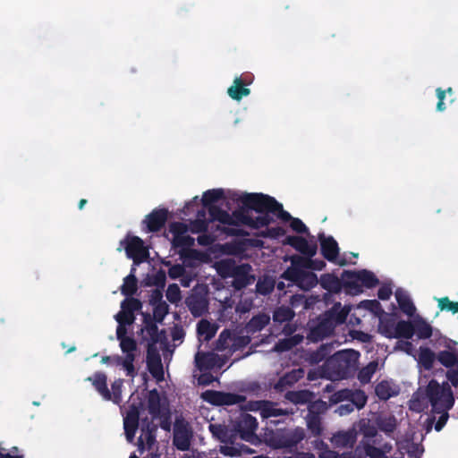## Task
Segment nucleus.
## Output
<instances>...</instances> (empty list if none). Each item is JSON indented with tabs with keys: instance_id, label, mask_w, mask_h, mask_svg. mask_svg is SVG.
<instances>
[{
	"instance_id": "nucleus-27",
	"label": "nucleus",
	"mask_w": 458,
	"mask_h": 458,
	"mask_svg": "<svg viewBox=\"0 0 458 458\" xmlns=\"http://www.w3.org/2000/svg\"><path fill=\"white\" fill-rule=\"evenodd\" d=\"M318 282L323 289L334 293H339L344 287L343 277L339 279L334 274L322 275Z\"/></svg>"
},
{
	"instance_id": "nucleus-19",
	"label": "nucleus",
	"mask_w": 458,
	"mask_h": 458,
	"mask_svg": "<svg viewBox=\"0 0 458 458\" xmlns=\"http://www.w3.org/2000/svg\"><path fill=\"white\" fill-rule=\"evenodd\" d=\"M284 244L292 246L304 256L313 257L316 255L318 246L316 242L310 243L305 238L296 235H289L284 241Z\"/></svg>"
},
{
	"instance_id": "nucleus-18",
	"label": "nucleus",
	"mask_w": 458,
	"mask_h": 458,
	"mask_svg": "<svg viewBox=\"0 0 458 458\" xmlns=\"http://www.w3.org/2000/svg\"><path fill=\"white\" fill-rule=\"evenodd\" d=\"M320 252L329 262H335L339 255V246L333 236H326L323 233H318Z\"/></svg>"
},
{
	"instance_id": "nucleus-51",
	"label": "nucleus",
	"mask_w": 458,
	"mask_h": 458,
	"mask_svg": "<svg viewBox=\"0 0 458 458\" xmlns=\"http://www.w3.org/2000/svg\"><path fill=\"white\" fill-rule=\"evenodd\" d=\"M165 282L166 274L163 269H159L151 277L148 278L147 285H154L158 289H164Z\"/></svg>"
},
{
	"instance_id": "nucleus-35",
	"label": "nucleus",
	"mask_w": 458,
	"mask_h": 458,
	"mask_svg": "<svg viewBox=\"0 0 458 458\" xmlns=\"http://www.w3.org/2000/svg\"><path fill=\"white\" fill-rule=\"evenodd\" d=\"M394 334L395 339H411L414 335V327L412 321L400 320L397 321Z\"/></svg>"
},
{
	"instance_id": "nucleus-55",
	"label": "nucleus",
	"mask_w": 458,
	"mask_h": 458,
	"mask_svg": "<svg viewBox=\"0 0 458 458\" xmlns=\"http://www.w3.org/2000/svg\"><path fill=\"white\" fill-rule=\"evenodd\" d=\"M153 316L157 322L161 323L165 317L168 314L169 306L165 301L153 306Z\"/></svg>"
},
{
	"instance_id": "nucleus-64",
	"label": "nucleus",
	"mask_w": 458,
	"mask_h": 458,
	"mask_svg": "<svg viewBox=\"0 0 458 458\" xmlns=\"http://www.w3.org/2000/svg\"><path fill=\"white\" fill-rule=\"evenodd\" d=\"M363 307L376 315L384 313L380 302L377 300H367L362 301Z\"/></svg>"
},
{
	"instance_id": "nucleus-17",
	"label": "nucleus",
	"mask_w": 458,
	"mask_h": 458,
	"mask_svg": "<svg viewBox=\"0 0 458 458\" xmlns=\"http://www.w3.org/2000/svg\"><path fill=\"white\" fill-rule=\"evenodd\" d=\"M140 405L132 403L129 406V410L123 420V428L127 439L131 442L133 440L136 430L139 427L140 420Z\"/></svg>"
},
{
	"instance_id": "nucleus-58",
	"label": "nucleus",
	"mask_w": 458,
	"mask_h": 458,
	"mask_svg": "<svg viewBox=\"0 0 458 458\" xmlns=\"http://www.w3.org/2000/svg\"><path fill=\"white\" fill-rule=\"evenodd\" d=\"M142 303L139 299L130 298L122 301L121 308L129 311L131 314H134L135 311H138L141 309Z\"/></svg>"
},
{
	"instance_id": "nucleus-15",
	"label": "nucleus",
	"mask_w": 458,
	"mask_h": 458,
	"mask_svg": "<svg viewBox=\"0 0 458 458\" xmlns=\"http://www.w3.org/2000/svg\"><path fill=\"white\" fill-rule=\"evenodd\" d=\"M252 81L253 75L250 72L235 77L233 85L227 89L228 96L233 100L240 101L243 97L250 94V89L247 86L250 85Z\"/></svg>"
},
{
	"instance_id": "nucleus-49",
	"label": "nucleus",
	"mask_w": 458,
	"mask_h": 458,
	"mask_svg": "<svg viewBox=\"0 0 458 458\" xmlns=\"http://www.w3.org/2000/svg\"><path fill=\"white\" fill-rule=\"evenodd\" d=\"M310 256H293L292 266L288 268H295L297 270H307L310 268Z\"/></svg>"
},
{
	"instance_id": "nucleus-26",
	"label": "nucleus",
	"mask_w": 458,
	"mask_h": 458,
	"mask_svg": "<svg viewBox=\"0 0 458 458\" xmlns=\"http://www.w3.org/2000/svg\"><path fill=\"white\" fill-rule=\"evenodd\" d=\"M147 367L149 373L157 381H162L164 379V369L159 354H151L148 351L147 356Z\"/></svg>"
},
{
	"instance_id": "nucleus-1",
	"label": "nucleus",
	"mask_w": 458,
	"mask_h": 458,
	"mask_svg": "<svg viewBox=\"0 0 458 458\" xmlns=\"http://www.w3.org/2000/svg\"><path fill=\"white\" fill-rule=\"evenodd\" d=\"M236 200L241 206L232 214L214 208L220 215L219 219L232 220L231 227L223 229L231 236L248 235L244 229L240 228L241 225H247L252 229L267 226L274 221L270 213L279 207V202L274 197L263 193H243Z\"/></svg>"
},
{
	"instance_id": "nucleus-52",
	"label": "nucleus",
	"mask_w": 458,
	"mask_h": 458,
	"mask_svg": "<svg viewBox=\"0 0 458 458\" xmlns=\"http://www.w3.org/2000/svg\"><path fill=\"white\" fill-rule=\"evenodd\" d=\"M209 222H211L210 219L196 218L190 223L189 229L192 233H205L208 231Z\"/></svg>"
},
{
	"instance_id": "nucleus-30",
	"label": "nucleus",
	"mask_w": 458,
	"mask_h": 458,
	"mask_svg": "<svg viewBox=\"0 0 458 458\" xmlns=\"http://www.w3.org/2000/svg\"><path fill=\"white\" fill-rule=\"evenodd\" d=\"M375 424L380 431L386 434H391L396 429L397 420L391 414H379L375 419Z\"/></svg>"
},
{
	"instance_id": "nucleus-40",
	"label": "nucleus",
	"mask_w": 458,
	"mask_h": 458,
	"mask_svg": "<svg viewBox=\"0 0 458 458\" xmlns=\"http://www.w3.org/2000/svg\"><path fill=\"white\" fill-rule=\"evenodd\" d=\"M333 350L331 344H321L319 348L312 352L310 355V361L313 363H319L324 360H327Z\"/></svg>"
},
{
	"instance_id": "nucleus-62",
	"label": "nucleus",
	"mask_w": 458,
	"mask_h": 458,
	"mask_svg": "<svg viewBox=\"0 0 458 458\" xmlns=\"http://www.w3.org/2000/svg\"><path fill=\"white\" fill-rule=\"evenodd\" d=\"M188 230V225L182 222H173L169 225V232L174 235V237L182 235L186 233Z\"/></svg>"
},
{
	"instance_id": "nucleus-37",
	"label": "nucleus",
	"mask_w": 458,
	"mask_h": 458,
	"mask_svg": "<svg viewBox=\"0 0 458 458\" xmlns=\"http://www.w3.org/2000/svg\"><path fill=\"white\" fill-rule=\"evenodd\" d=\"M135 268H132L131 274L124 277L123 284L121 286V293L126 297H131L138 290V280L133 274Z\"/></svg>"
},
{
	"instance_id": "nucleus-33",
	"label": "nucleus",
	"mask_w": 458,
	"mask_h": 458,
	"mask_svg": "<svg viewBox=\"0 0 458 458\" xmlns=\"http://www.w3.org/2000/svg\"><path fill=\"white\" fill-rule=\"evenodd\" d=\"M284 397L294 404H308L314 398V394L310 390L287 391Z\"/></svg>"
},
{
	"instance_id": "nucleus-8",
	"label": "nucleus",
	"mask_w": 458,
	"mask_h": 458,
	"mask_svg": "<svg viewBox=\"0 0 458 458\" xmlns=\"http://www.w3.org/2000/svg\"><path fill=\"white\" fill-rule=\"evenodd\" d=\"M343 279L345 290L352 294L362 293V287L370 289L379 284V280L375 274L367 269L345 270L343 272Z\"/></svg>"
},
{
	"instance_id": "nucleus-9",
	"label": "nucleus",
	"mask_w": 458,
	"mask_h": 458,
	"mask_svg": "<svg viewBox=\"0 0 458 458\" xmlns=\"http://www.w3.org/2000/svg\"><path fill=\"white\" fill-rule=\"evenodd\" d=\"M124 249L129 259L133 260L135 265H139L147 260L149 256L148 250L144 246V242L139 236L127 234L123 240L120 242V247L117 249L122 250Z\"/></svg>"
},
{
	"instance_id": "nucleus-11",
	"label": "nucleus",
	"mask_w": 458,
	"mask_h": 458,
	"mask_svg": "<svg viewBox=\"0 0 458 458\" xmlns=\"http://www.w3.org/2000/svg\"><path fill=\"white\" fill-rule=\"evenodd\" d=\"M334 326L322 314L307 324L306 338L310 343H318L334 333Z\"/></svg>"
},
{
	"instance_id": "nucleus-24",
	"label": "nucleus",
	"mask_w": 458,
	"mask_h": 458,
	"mask_svg": "<svg viewBox=\"0 0 458 458\" xmlns=\"http://www.w3.org/2000/svg\"><path fill=\"white\" fill-rule=\"evenodd\" d=\"M86 380L90 381L98 391V393L106 401H110L112 398L111 392L107 387V377L103 372L98 371L92 377H89Z\"/></svg>"
},
{
	"instance_id": "nucleus-21",
	"label": "nucleus",
	"mask_w": 458,
	"mask_h": 458,
	"mask_svg": "<svg viewBox=\"0 0 458 458\" xmlns=\"http://www.w3.org/2000/svg\"><path fill=\"white\" fill-rule=\"evenodd\" d=\"M304 377V370L302 369H293L289 372L279 377L277 382L275 384V390L276 392H284L288 387L293 386L299 380Z\"/></svg>"
},
{
	"instance_id": "nucleus-2",
	"label": "nucleus",
	"mask_w": 458,
	"mask_h": 458,
	"mask_svg": "<svg viewBox=\"0 0 458 458\" xmlns=\"http://www.w3.org/2000/svg\"><path fill=\"white\" fill-rule=\"evenodd\" d=\"M360 352L352 349L335 352L325 362L324 368L329 377L340 380L352 377L357 369Z\"/></svg>"
},
{
	"instance_id": "nucleus-47",
	"label": "nucleus",
	"mask_w": 458,
	"mask_h": 458,
	"mask_svg": "<svg viewBox=\"0 0 458 458\" xmlns=\"http://www.w3.org/2000/svg\"><path fill=\"white\" fill-rule=\"evenodd\" d=\"M197 332L199 335H204L206 340H210L216 334L212 324L206 319H202L198 323Z\"/></svg>"
},
{
	"instance_id": "nucleus-12",
	"label": "nucleus",
	"mask_w": 458,
	"mask_h": 458,
	"mask_svg": "<svg viewBox=\"0 0 458 458\" xmlns=\"http://www.w3.org/2000/svg\"><path fill=\"white\" fill-rule=\"evenodd\" d=\"M225 198V192L222 189L208 190L203 193L201 203L204 208H207L209 213L210 221H217L225 225V227H231L232 220L223 221L219 219V216L214 208L219 211H224L221 208L215 205L217 201Z\"/></svg>"
},
{
	"instance_id": "nucleus-13",
	"label": "nucleus",
	"mask_w": 458,
	"mask_h": 458,
	"mask_svg": "<svg viewBox=\"0 0 458 458\" xmlns=\"http://www.w3.org/2000/svg\"><path fill=\"white\" fill-rule=\"evenodd\" d=\"M201 399L215 406L233 405L246 401L244 395L216 390H206L201 394Z\"/></svg>"
},
{
	"instance_id": "nucleus-7",
	"label": "nucleus",
	"mask_w": 458,
	"mask_h": 458,
	"mask_svg": "<svg viewBox=\"0 0 458 458\" xmlns=\"http://www.w3.org/2000/svg\"><path fill=\"white\" fill-rule=\"evenodd\" d=\"M232 425L236 440L240 438L254 445L260 443V438L256 434L259 423L254 416L242 411L239 416L232 420Z\"/></svg>"
},
{
	"instance_id": "nucleus-6",
	"label": "nucleus",
	"mask_w": 458,
	"mask_h": 458,
	"mask_svg": "<svg viewBox=\"0 0 458 458\" xmlns=\"http://www.w3.org/2000/svg\"><path fill=\"white\" fill-rule=\"evenodd\" d=\"M208 430L212 437L224 444H231V446H225L223 453L231 457L239 456L242 453H251L250 449L244 445H233L236 441L234 433L233 431V425H225V423H209Z\"/></svg>"
},
{
	"instance_id": "nucleus-53",
	"label": "nucleus",
	"mask_w": 458,
	"mask_h": 458,
	"mask_svg": "<svg viewBox=\"0 0 458 458\" xmlns=\"http://www.w3.org/2000/svg\"><path fill=\"white\" fill-rule=\"evenodd\" d=\"M145 331L149 336L151 342L150 345H154L160 343L162 341V338L165 337V332H159L157 324L150 325L148 328L145 329Z\"/></svg>"
},
{
	"instance_id": "nucleus-34",
	"label": "nucleus",
	"mask_w": 458,
	"mask_h": 458,
	"mask_svg": "<svg viewBox=\"0 0 458 458\" xmlns=\"http://www.w3.org/2000/svg\"><path fill=\"white\" fill-rule=\"evenodd\" d=\"M437 360L447 369L454 368L458 365V350L440 351L437 354Z\"/></svg>"
},
{
	"instance_id": "nucleus-23",
	"label": "nucleus",
	"mask_w": 458,
	"mask_h": 458,
	"mask_svg": "<svg viewBox=\"0 0 458 458\" xmlns=\"http://www.w3.org/2000/svg\"><path fill=\"white\" fill-rule=\"evenodd\" d=\"M185 303L195 318L202 316L208 310V301L199 293H191L186 298Z\"/></svg>"
},
{
	"instance_id": "nucleus-31",
	"label": "nucleus",
	"mask_w": 458,
	"mask_h": 458,
	"mask_svg": "<svg viewBox=\"0 0 458 458\" xmlns=\"http://www.w3.org/2000/svg\"><path fill=\"white\" fill-rule=\"evenodd\" d=\"M376 395L382 401H387L399 394V389L386 380L379 382L375 387Z\"/></svg>"
},
{
	"instance_id": "nucleus-50",
	"label": "nucleus",
	"mask_w": 458,
	"mask_h": 458,
	"mask_svg": "<svg viewBox=\"0 0 458 458\" xmlns=\"http://www.w3.org/2000/svg\"><path fill=\"white\" fill-rule=\"evenodd\" d=\"M327 403L323 400L318 399L313 401L311 399L310 403H308V414L320 416L321 413L327 411Z\"/></svg>"
},
{
	"instance_id": "nucleus-10",
	"label": "nucleus",
	"mask_w": 458,
	"mask_h": 458,
	"mask_svg": "<svg viewBox=\"0 0 458 458\" xmlns=\"http://www.w3.org/2000/svg\"><path fill=\"white\" fill-rule=\"evenodd\" d=\"M286 281L293 283V284L298 286L303 291H310L314 288L318 279L317 275L312 271L308 270H297L295 268H286L282 276Z\"/></svg>"
},
{
	"instance_id": "nucleus-28",
	"label": "nucleus",
	"mask_w": 458,
	"mask_h": 458,
	"mask_svg": "<svg viewBox=\"0 0 458 458\" xmlns=\"http://www.w3.org/2000/svg\"><path fill=\"white\" fill-rule=\"evenodd\" d=\"M270 322V317L266 313H259L253 316L246 324L245 330L248 334H255L261 331Z\"/></svg>"
},
{
	"instance_id": "nucleus-41",
	"label": "nucleus",
	"mask_w": 458,
	"mask_h": 458,
	"mask_svg": "<svg viewBox=\"0 0 458 458\" xmlns=\"http://www.w3.org/2000/svg\"><path fill=\"white\" fill-rule=\"evenodd\" d=\"M295 313L294 311L288 306H280L276 308L273 313V319L277 323H284L291 321Z\"/></svg>"
},
{
	"instance_id": "nucleus-43",
	"label": "nucleus",
	"mask_w": 458,
	"mask_h": 458,
	"mask_svg": "<svg viewBox=\"0 0 458 458\" xmlns=\"http://www.w3.org/2000/svg\"><path fill=\"white\" fill-rule=\"evenodd\" d=\"M275 280L269 276H264L259 279L256 284V292L261 295L270 294L275 288Z\"/></svg>"
},
{
	"instance_id": "nucleus-48",
	"label": "nucleus",
	"mask_w": 458,
	"mask_h": 458,
	"mask_svg": "<svg viewBox=\"0 0 458 458\" xmlns=\"http://www.w3.org/2000/svg\"><path fill=\"white\" fill-rule=\"evenodd\" d=\"M135 354H126L124 358L120 357L119 366H122L127 376L134 377L136 375L134 367Z\"/></svg>"
},
{
	"instance_id": "nucleus-16",
	"label": "nucleus",
	"mask_w": 458,
	"mask_h": 458,
	"mask_svg": "<svg viewBox=\"0 0 458 458\" xmlns=\"http://www.w3.org/2000/svg\"><path fill=\"white\" fill-rule=\"evenodd\" d=\"M157 430V425L153 421L145 418L141 420V436L138 439V448L140 452L145 449V443L148 450L152 449L156 444V432Z\"/></svg>"
},
{
	"instance_id": "nucleus-39",
	"label": "nucleus",
	"mask_w": 458,
	"mask_h": 458,
	"mask_svg": "<svg viewBox=\"0 0 458 458\" xmlns=\"http://www.w3.org/2000/svg\"><path fill=\"white\" fill-rule=\"evenodd\" d=\"M437 354L428 347H420L419 352V362L426 370L433 368Z\"/></svg>"
},
{
	"instance_id": "nucleus-61",
	"label": "nucleus",
	"mask_w": 458,
	"mask_h": 458,
	"mask_svg": "<svg viewBox=\"0 0 458 458\" xmlns=\"http://www.w3.org/2000/svg\"><path fill=\"white\" fill-rule=\"evenodd\" d=\"M193 243V239L186 233L173 237L172 244L174 248H185Z\"/></svg>"
},
{
	"instance_id": "nucleus-56",
	"label": "nucleus",
	"mask_w": 458,
	"mask_h": 458,
	"mask_svg": "<svg viewBox=\"0 0 458 458\" xmlns=\"http://www.w3.org/2000/svg\"><path fill=\"white\" fill-rule=\"evenodd\" d=\"M165 295L167 300L174 304H176L182 299L180 287L176 284L168 285Z\"/></svg>"
},
{
	"instance_id": "nucleus-22",
	"label": "nucleus",
	"mask_w": 458,
	"mask_h": 458,
	"mask_svg": "<svg viewBox=\"0 0 458 458\" xmlns=\"http://www.w3.org/2000/svg\"><path fill=\"white\" fill-rule=\"evenodd\" d=\"M147 403L148 412L153 419H157L163 411L169 409L165 402L162 403L160 394L156 388L148 392Z\"/></svg>"
},
{
	"instance_id": "nucleus-54",
	"label": "nucleus",
	"mask_w": 458,
	"mask_h": 458,
	"mask_svg": "<svg viewBox=\"0 0 458 458\" xmlns=\"http://www.w3.org/2000/svg\"><path fill=\"white\" fill-rule=\"evenodd\" d=\"M437 306L442 311L446 310L452 312L453 314L458 312V301H452L448 297H442L437 299Z\"/></svg>"
},
{
	"instance_id": "nucleus-42",
	"label": "nucleus",
	"mask_w": 458,
	"mask_h": 458,
	"mask_svg": "<svg viewBox=\"0 0 458 458\" xmlns=\"http://www.w3.org/2000/svg\"><path fill=\"white\" fill-rule=\"evenodd\" d=\"M378 363L377 360L370 361L367 366L363 367L358 372L359 381L365 385L370 382L371 377L377 369Z\"/></svg>"
},
{
	"instance_id": "nucleus-32",
	"label": "nucleus",
	"mask_w": 458,
	"mask_h": 458,
	"mask_svg": "<svg viewBox=\"0 0 458 458\" xmlns=\"http://www.w3.org/2000/svg\"><path fill=\"white\" fill-rule=\"evenodd\" d=\"M262 403L264 407L262 409L261 416L264 419L293 414V409L289 411L287 409L278 408L277 404L273 402L263 401Z\"/></svg>"
},
{
	"instance_id": "nucleus-63",
	"label": "nucleus",
	"mask_w": 458,
	"mask_h": 458,
	"mask_svg": "<svg viewBox=\"0 0 458 458\" xmlns=\"http://www.w3.org/2000/svg\"><path fill=\"white\" fill-rule=\"evenodd\" d=\"M350 394L351 389L348 388L338 390L331 395L330 401L334 403H338L344 401L349 402L351 395Z\"/></svg>"
},
{
	"instance_id": "nucleus-20",
	"label": "nucleus",
	"mask_w": 458,
	"mask_h": 458,
	"mask_svg": "<svg viewBox=\"0 0 458 458\" xmlns=\"http://www.w3.org/2000/svg\"><path fill=\"white\" fill-rule=\"evenodd\" d=\"M168 218V210L166 208H156L149 213L144 223L147 224V231L149 233H157L160 231L165 225Z\"/></svg>"
},
{
	"instance_id": "nucleus-46",
	"label": "nucleus",
	"mask_w": 458,
	"mask_h": 458,
	"mask_svg": "<svg viewBox=\"0 0 458 458\" xmlns=\"http://www.w3.org/2000/svg\"><path fill=\"white\" fill-rule=\"evenodd\" d=\"M350 394L349 402H351L356 409L360 410L366 405L368 397L363 390H351Z\"/></svg>"
},
{
	"instance_id": "nucleus-44",
	"label": "nucleus",
	"mask_w": 458,
	"mask_h": 458,
	"mask_svg": "<svg viewBox=\"0 0 458 458\" xmlns=\"http://www.w3.org/2000/svg\"><path fill=\"white\" fill-rule=\"evenodd\" d=\"M195 363L200 370L211 369L214 366L213 354L198 352L195 355Z\"/></svg>"
},
{
	"instance_id": "nucleus-29",
	"label": "nucleus",
	"mask_w": 458,
	"mask_h": 458,
	"mask_svg": "<svg viewBox=\"0 0 458 458\" xmlns=\"http://www.w3.org/2000/svg\"><path fill=\"white\" fill-rule=\"evenodd\" d=\"M395 299L399 305L400 310L409 317L413 316L416 308L411 300L410 296L402 289H397L395 292Z\"/></svg>"
},
{
	"instance_id": "nucleus-25",
	"label": "nucleus",
	"mask_w": 458,
	"mask_h": 458,
	"mask_svg": "<svg viewBox=\"0 0 458 458\" xmlns=\"http://www.w3.org/2000/svg\"><path fill=\"white\" fill-rule=\"evenodd\" d=\"M349 314V309L345 307L342 308L341 303H335L329 310L326 311L322 315L329 319L334 326V329L337 325H341L345 322Z\"/></svg>"
},
{
	"instance_id": "nucleus-3",
	"label": "nucleus",
	"mask_w": 458,
	"mask_h": 458,
	"mask_svg": "<svg viewBox=\"0 0 458 458\" xmlns=\"http://www.w3.org/2000/svg\"><path fill=\"white\" fill-rule=\"evenodd\" d=\"M260 442L273 449L294 448L305 438L302 428H264Z\"/></svg>"
},
{
	"instance_id": "nucleus-57",
	"label": "nucleus",
	"mask_w": 458,
	"mask_h": 458,
	"mask_svg": "<svg viewBox=\"0 0 458 458\" xmlns=\"http://www.w3.org/2000/svg\"><path fill=\"white\" fill-rule=\"evenodd\" d=\"M123 384V380L119 378V379L114 380L111 385V388H112L111 400L116 404H119L122 402Z\"/></svg>"
},
{
	"instance_id": "nucleus-59",
	"label": "nucleus",
	"mask_w": 458,
	"mask_h": 458,
	"mask_svg": "<svg viewBox=\"0 0 458 458\" xmlns=\"http://www.w3.org/2000/svg\"><path fill=\"white\" fill-rule=\"evenodd\" d=\"M115 320L120 325H131L134 322L135 316L134 314L130 313L129 311L122 309L116 315Z\"/></svg>"
},
{
	"instance_id": "nucleus-36",
	"label": "nucleus",
	"mask_w": 458,
	"mask_h": 458,
	"mask_svg": "<svg viewBox=\"0 0 458 458\" xmlns=\"http://www.w3.org/2000/svg\"><path fill=\"white\" fill-rule=\"evenodd\" d=\"M414 327V335L419 339H428L432 335V327L421 317H417L412 321Z\"/></svg>"
},
{
	"instance_id": "nucleus-5",
	"label": "nucleus",
	"mask_w": 458,
	"mask_h": 458,
	"mask_svg": "<svg viewBox=\"0 0 458 458\" xmlns=\"http://www.w3.org/2000/svg\"><path fill=\"white\" fill-rule=\"evenodd\" d=\"M426 395L435 413L451 410L454 404V394L447 382L440 385L436 379H431L426 387Z\"/></svg>"
},
{
	"instance_id": "nucleus-14",
	"label": "nucleus",
	"mask_w": 458,
	"mask_h": 458,
	"mask_svg": "<svg viewBox=\"0 0 458 458\" xmlns=\"http://www.w3.org/2000/svg\"><path fill=\"white\" fill-rule=\"evenodd\" d=\"M191 432L184 420L176 419L174 425V445L180 451H187L191 446Z\"/></svg>"
},
{
	"instance_id": "nucleus-38",
	"label": "nucleus",
	"mask_w": 458,
	"mask_h": 458,
	"mask_svg": "<svg viewBox=\"0 0 458 458\" xmlns=\"http://www.w3.org/2000/svg\"><path fill=\"white\" fill-rule=\"evenodd\" d=\"M396 320L392 317H385L380 318L378 325V332L386 338H394Z\"/></svg>"
},
{
	"instance_id": "nucleus-60",
	"label": "nucleus",
	"mask_w": 458,
	"mask_h": 458,
	"mask_svg": "<svg viewBox=\"0 0 458 458\" xmlns=\"http://www.w3.org/2000/svg\"><path fill=\"white\" fill-rule=\"evenodd\" d=\"M120 347L126 354H134L137 350V343L132 337L123 338L120 341Z\"/></svg>"
},
{
	"instance_id": "nucleus-45",
	"label": "nucleus",
	"mask_w": 458,
	"mask_h": 458,
	"mask_svg": "<svg viewBox=\"0 0 458 458\" xmlns=\"http://www.w3.org/2000/svg\"><path fill=\"white\" fill-rule=\"evenodd\" d=\"M306 420L308 429L311 435L313 437H319L323 431L320 416L308 414Z\"/></svg>"
},
{
	"instance_id": "nucleus-4",
	"label": "nucleus",
	"mask_w": 458,
	"mask_h": 458,
	"mask_svg": "<svg viewBox=\"0 0 458 458\" xmlns=\"http://www.w3.org/2000/svg\"><path fill=\"white\" fill-rule=\"evenodd\" d=\"M218 271L224 278H232L230 284L237 291L246 288L255 279L248 263L237 265L234 261L225 260L219 264Z\"/></svg>"
}]
</instances>
